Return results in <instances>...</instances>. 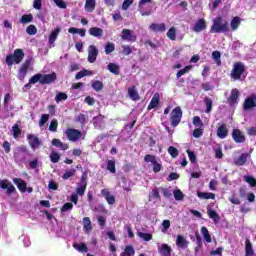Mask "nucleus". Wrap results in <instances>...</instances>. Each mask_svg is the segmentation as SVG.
<instances>
[{"mask_svg": "<svg viewBox=\"0 0 256 256\" xmlns=\"http://www.w3.org/2000/svg\"><path fill=\"white\" fill-rule=\"evenodd\" d=\"M83 227H84V231H91V229H93V227L91 226V218L89 217L83 218Z\"/></svg>", "mask_w": 256, "mask_h": 256, "instance_id": "nucleus-47", "label": "nucleus"}, {"mask_svg": "<svg viewBox=\"0 0 256 256\" xmlns=\"http://www.w3.org/2000/svg\"><path fill=\"white\" fill-rule=\"evenodd\" d=\"M239 95H240L239 89L237 88L232 89L230 97L227 100L229 105H236V103L239 102Z\"/></svg>", "mask_w": 256, "mask_h": 256, "instance_id": "nucleus-13", "label": "nucleus"}, {"mask_svg": "<svg viewBox=\"0 0 256 256\" xmlns=\"http://www.w3.org/2000/svg\"><path fill=\"white\" fill-rule=\"evenodd\" d=\"M67 97V94L59 92L55 97V101L56 103H61V101H67Z\"/></svg>", "mask_w": 256, "mask_h": 256, "instance_id": "nucleus-57", "label": "nucleus"}, {"mask_svg": "<svg viewBox=\"0 0 256 256\" xmlns=\"http://www.w3.org/2000/svg\"><path fill=\"white\" fill-rule=\"evenodd\" d=\"M173 193H174V199L176 201H183V199L185 198V194H183V192L179 189L175 190Z\"/></svg>", "mask_w": 256, "mask_h": 256, "instance_id": "nucleus-56", "label": "nucleus"}, {"mask_svg": "<svg viewBox=\"0 0 256 256\" xmlns=\"http://www.w3.org/2000/svg\"><path fill=\"white\" fill-rule=\"evenodd\" d=\"M101 195L106 199L108 205H115V201H116L115 197L111 195V192L109 191V189L107 188L102 189Z\"/></svg>", "mask_w": 256, "mask_h": 256, "instance_id": "nucleus-14", "label": "nucleus"}, {"mask_svg": "<svg viewBox=\"0 0 256 256\" xmlns=\"http://www.w3.org/2000/svg\"><path fill=\"white\" fill-rule=\"evenodd\" d=\"M27 140L32 149H37V147H39V145H41V140H39V137H37L33 134H29L27 136Z\"/></svg>", "mask_w": 256, "mask_h": 256, "instance_id": "nucleus-16", "label": "nucleus"}, {"mask_svg": "<svg viewBox=\"0 0 256 256\" xmlns=\"http://www.w3.org/2000/svg\"><path fill=\"white\" fill-rule=\"evenodd\" d=\"M158 251L163 256H171V251H173V249L169 244H162Z\"/></svg>", "mask_w": 256, "mask_h": 256, "instance_id": "nucleus-24", "label": "nucleus"}, {"mask_svg": "<svg viewBox=\"0 0 256 256\" xmlns=\"http://www.w3.org/2000/svg\"><path fill=\"white\" fill-rule=\"evenodd\" d=\"M0 188L6 190L7 195H13V193H17V189L13 183L7 179L0 181Z\"/></svg>", "mask_w": 256, "mask_h": 256, "instance_id": "nucleus-6", "label": "nucleus"}, {"mask_svg": "<svg viewBox=\"0 0 256 256\" xmlns=\"http://www.w3.org/2000/svg\"><path fill=\"white\" fill-rule=\"evenodd\" d=\"M204 103L206 105V113H211V111H213V100L209 97H205Z\"/></svg>", "mask_w": 256, "mask_h": 256, "instance_id": "nucleus-44", "label": "nucleus"}, {"mask_svg": "<svg viewBox=\"0 0 256 256\" xmlns=\"http://www.w3.org/2000/svg\"><path fill=\"white\" fill-rule=\"evenodd\" d=\"M57 81V73L50 74H35L31 77L30 83H40V85H51Z\"/></svg>", "mask_w": 256, "mask_h": 256, "instance_id": "nucleus-1", "label": "nucleus"}, {"mask_svg": "<svg viewBox=\"0 0 256 256\" xmlns=\"http://www.w3.org/2000/svg\"><path fill=\"white\" fill-rule=\"evenodd\" d=\"M206 29H207V22L203 18H200L199 20H197V22L193 27V31L195 33H201V31H205Z\"/></svg>", "mask_w": 256, "mask_h": 256, "instance_id": "nucleus-12", "label": "nucleus"}, {"mask_svg": "<svg viewBox=\"0 0 256 256\" xmlns=\"http://www.w3.org/2000/svg\"><path fill=\"white\" fill-rule=\"evenodd\" d=\"M193 125L195 127H203V121H201V118L199 116L193 117Z\"/></svg>", "mask_w": 256, "mask_h": 256, "instance_id": "nucleus-63", "label": "nucleus"}, {"mask_svg": "<svg viewBox=\"0 0 256 256\" xmlns=\"http://www.w3.org/2000/svg\"><path fill=\"white\" fill-rule=\"evenodd\" d=\"M133 53V50H131V47L129 45H123L122 46V54L124 55H131Z\"/></svg>", "mask_w": 256, "mask_h": 256, "instance_id": "nucleus-64", "label": "nucleus"}, {"mask_svg": "<svg viewBox=\"0 0 256 256\" xmlns=\"http://www.w3.org/2000/svg\"><path fill=\"white\" fill-rule=\"evenodd\" d=\"M150 31H153L154 33H165L167 31V26L165 23H152L149 27Z\"/></svg>", "mask_w": 256, "mask_h": 256, "instance_id": "nucleus-15", "label": "nucleus"}, {"mask_svg": "<svg viewBox=\"0 0 256 256\" xmlns=\"http://www.w3.org/2000/svg\"><path fill=\"white\" fill-rule=\"evenodd\" d=\"M212 59H214L216 65L221 67V52L220 51H213L212 52Z\"/></svg>", "mask_w": 256, "mask_h": 256, "instance_id": "nucleus-43", "label": "nucleus"}, {"mask_svg": "<svg viewBox=\"0 0 256 256\" xmlns=\"http://www.w3.org/2000/svg\"><path fill=\"white\" fill-rule=\"evenodd\" d=\"M253 255H255V251L253 250V244H251V240L247 238L245 241V256Z\"/></svg>", "mask_w": 256, "mask_h": 256, "instance_id": "nucleus-25", "label": "nucleus"}, {"mask_svg": "<svg viewBox=\"0 0 256 256\" xmlns=\"http://www.w3.org/2000/svg\"><path fill=\"white\" fill-rule=\"evenodd\" d=\"M245 73V64L243 62H236L230 72V77L234 81H240L241 77Z\"/></svg>", "mask_w": 256, "mask_h": 256, "instance_id": "nucleus-3", "label": "nucleus"}, {"mask_svg": "<svg viewBox=\"0 0 256 256\" xmlns=\"http://www.w3.org/2000/svg\"><path fill=\"white\" fill-rule=\"evenodd\" d=\"M19 22L22 25H27V23L33 22V14H24V15H22Z\"/></svg>", "mask_w": 256, "mask_h": 256, "instance_id": "nucleus-37", "label": "nucleus"}, {"mask_svg": "<svg viewBox=\"0 0 256 256\" xmlns=\"http://www.w3.org/2000/svg\"><path fill=\"white\" fill-rule=\"evenodd\" d=\"M26 33L28 35H37V27L33 24L29 25L27 28H26Z\"/></svg>", "mask_w": 256, "mask_h": 256, "instance_id": "nucleus-59", "label": "nucleus"}, {"mask_svg": "<svg viewBox=\"0 0 256 256\" xmlns=\"http://www.w3.org/2000/svg\"><path fill=\"white\" fill-rule=\"evenodd\" d=\"M12 131H13V137L14 139H17V137H19V135H21V128H19L18 124H15L12 127Z\"/></svg>", "mask_w": 256, "mask_h": 256, "instance_id": "nucleus-61", "label": "nucleus"}, {"mask_svg": "<svg viewBox=\"0 0 256 256\" xmlns=\"http://www.w3.org/2000/svg\"><path fill=\"white\" fill-rule=\"evenodd\" d=\"M50 161L51 163H59L61 161V154L57 151H52L50 153Z\"/></svg>", "mask_w": 256, "mask_h": 256, "instance_id": "nucleus-40", "label": "nucleus"}, {"mask_svg": "<svg viewBox=\"0 0 256 256\" xmlns=\"http://www.w3.org/2000/svg\"><path fill=\"white\" fill-rule=\"evenodd\" d=\"M75 173H77V170H75V168H70L63 173L62 179L67 181V179H71V177L75 176Z\"/></svg>", "mask_w": 256, "mask_h": 256, "instance_id": "nucleus-38", "label": "nucleus"}, {"mask_svg": "<svg viewBox=\"0 0 256 256\" xmlns=\"http://www.w3.org/2000/svg\"><path fill=\"white\" fill-rule=\"evenodd\" d=\"M121 37L123 41H135L137 39V37L134 36L132 31L129 29H123Z\"/></svg>", "mask_w": 256, "mask_h": 256, "instance_id": "nucleus-21", "label": "nucleus"}, {"mask_svg": "<svg viewBox=\"0 0 256 256\" xmlns=\"http://www.w3.org/2000/svg\"><path fill=\"white\" fill-rule=\"evenodd\" d=\"M57 127H59V122L57 121V119L53 118L49 125V131H51L52 133H56Z\"/></svg>", "mask_w": 256, "mask_h": 256, "instance_id": "nucleus-53", "label": "nucleus"}, {"mask_svg": "<svg viewBox=\"0 0 256 256\" xmlns=\"http://www.w3.org/2000/svg\"><path fill=\"white\" fill-rule=\"evenodd\" d=\"M227 135H229L227 125L221 124L217 129V137H219V139H225Z\"/></svg>", "mask_w": 256, "mask_h": 256, "instance_id": "nucleus-19", "label": "nucleus"}, {"mask_svg": "<svg viewBox=\"0 0 256 256\" xmlns=\"http://www.w3.org/2000/svg\"><path fill=\"white\" fill-rule=\"evenodd\" d=\"M65 135L68 141H72V143L79 141V139H81V137L83 136V134L81 133V130H77L75 128L66 129Z\"/></svg>", "mask_w": 256, "mask_h": 256, "instance_id": "nucleus-5", "label": "nucleus"}, {"mask_svg": "<svg viewBox=\"0 0 256 256\" xmlns=\"http://www.w3.org/2000/svg\"><path fill=\"white\" fill-rule=\"evenodd\" d=\"M137 236L143 241H151L153 239V234L151 233L137 232Z\"/></svg>", "mask_w": 256, "mask_h": 256, "instance_id": "nucleus-46", "label": "nucleus"}, {"mask_svg": "<svg viewBox=\"0 0 256 256\" xmlns=\"http://www.w3.org/2000/svg\"><path fill=\"white\" fill-rule=\"evenodd\" d=\"M168 153L172 157V159H177V157H179V150H177L175 146H170L168 148Z\"/></svg>", "mask_w": 256, "mask_h": 256, "instance_id": "nucleus-51", "label": "nucleus"}, {"mask_svg": "<svg viewBox=\"0 0 256 256\" xmlns=\"http://www.w3.org/2000/svg\"><path fill=\"white\" fill-rule=\"evenodd\" d=\"M98 55H99V50L97 49V46L90 45L88 48V62L95 63V61H97Z\"/></svg>", "mask_w": 256, "mask_h": 256, "instance_id": "nucleus-10", "label": "nucleus"}, {"mask_svg": "<svg viewBox=\"0 0 256 256\" xmlns=\"http://www.w3.org/2000/svg\"><path fill=\"white\" fill-rule=\"evenodd\" d=\"M166 36L170 41H175V39H177V29H175V27H171L166 33Z\"/></svg>", "mask_w": 256, "mask_h": 256, "instance_id": "nucleus-39", "label": "nucleus"}, {"mask_svg": "<svg viewBox=\"0 0 256 256\" xmlns=\"http://www.w3.org/2000/svg\"><path fill=\"white\" fill-rule=\"evenodd\" d=\"M103 82L99 81V80H95L93 83H92V89H94V91H103Z\"/></svg>", "mask_w": 256, "mask_h": 256, "instance_id": "nucleus-52", "label": "nucleus"}, {"mask_svg": "<svg viewBox=\"0 0 256 256\" xmlns=\"http://www.w3.org/2000/svg\"><path fill=\"white\" fill-rule=\"evenodd\" d=\"M85 9L89 13H93L95 11V0H86Z\"/></svg>", "mask_w": 256, "mask_h": 256, "instance_id": "nucleus-42", "label": "nucleus"}, {"mask_svg": "<svg viewBox=\"0 0 256 256\" xmlns=\"http://www.w3.org/2000/svg\"><path fill=\"white\" fill-rule=\"evenodd\" d=\"M135 255V248L133 246L128 245L125 247L124 252H122L121 256H133Z\"/></svg>", "mask_w": 256, "mask_h": 256, "instance_id": "nucleus-45", "label": "nucleus"}, {"mask_svg": "<svg viewBox=\"0 0 256 256\" xmlns=\"http://www.w3.org/2000/svg\"><path fill=\"white\" fill-rule=\"evenodd\" d=\"M192 68H193V66L188 65V66H185L183 69L179 70V71L176 73L177 79H180L181 77H183V75L189 73V71H191Z\"/></svg>", "mask_w": 256, "mask_h": 256, "instance_id": "nucleus-41", "label": "nucleus"}, {"mask_svg": "<svg viewBox=\"0 0 256 256\" xmlns=\"http://www.w3.org/2000/svg\"><path fill=\"white\" fill-rule=\"evenodd\" d=\"M159 93H155L148 105V111H151V109H155L159 105Z\"/></svg>", "mask_w": 256, "mask_h": 256, "instance_id": "nucleus-26", "label": "nucleus"}, {"mask_svg": "<svg viewBox=\"0 0 256 256\" xmlns=\"http://www.w3.org/2000/svg\"><path fill=\"white\" fill-rule=\"evenodd\" d=\"M128 95L132 101H139V92H137V88L135 86H132L128 88Z\"/></svg>", "mask_w": 256, "mask_h": 256, "instance_id": "nucleus-27", "label": "nucleus"}, {"mask_svg": "<svg viewBox=\"0 0 256 256\" xmlns=\"http://www.w3.org/2000/svg\"><path fill=\"white\" fill-rule=\"evenodd\" d=\"M104 49L106 55H111L115 51V44L113 42H107Z\"/></svg>", "mask_w": 256, "mask_h": 256, "instance_id": "nucleus-48", "label": "nucleus"}, {"mask_svg": "<svg viewBox=\"0 0 256 256\" xmlns=\"http://www.w3.org/2000/svg\"><path fill=\"white\" fill-rule=\"evenodd\" d=\"M248 157V153H242L238 158L234 160V165H236L237 167H243V165L247 163Z\"/></svg>", "mask_w": 256, "mask_h": 256, "instance_id": "nucleus-20", "label": "nucleus"}, {"mask_svg": "<svg viewBox=\"0 0 256 256\" xmlns=\"http://www.w3.org/2000/svg\"><path fill=\"white\" fill-rule=\"evenodd\" d=\"M52 145L54 147H58L59 149H61L62 151H67V149H69V144L67 143H63L61 142V140L57 139V138H54L52 140Z\"/></svg>", "mask_w": 256, "mask_h": 256, "instance_id": "nucleus-23", "label": "nucleus"}, {"mask_svg": "<svg viewBox=\"0 0 256 256\" xmlns=\"http://www.w3.org/2000/svg\"><path fill=\"white\" fill-rule=\"evenodd\" d=\"M89 35L92 37H103V30L99 27H91L88 31Z\"/></svg>", "mask_w": 256, "mask_h": 256, "instance_id": "nucleus-29", "label": "nucleus"}, {"mask_svg": "<svg viewBox=\"0 0 256 256\" xmlns=\"http://www.w3.org/2000/svg\"><path fill=\"white\" fill-rule=\"evenodd\" d=\"M239 25H241V18L239 16H235L230 22L232 31H237V29H239Z\"/></svg>", "mask_w": 256, "mask_h": 256, "instance_id": "nucleus-32", "label": "nucleus"}, {"mask_svg": "<svg viewBox=\"0 0 256 256\" xmlns=\"http://www.w3.org/2000/svg\"><path fill=\"white\" fill-rule=\"evenodd\" d=\"M49 121V114H43L39 120V127H43Z\"/></svg>", "mask_w": 256, "mask_h": 256, "instance_id": "nucleus-62", "label": "nucleus"}, {"mask_svg": "<svg viewBox=\"0 0 256 256\" xmlns=\"http://www.w3.org/2000/svg\"><path fill=\"white\" fill-rule=\"evenodd\" d=\"M107 69L108 71H110V73H113V75H119L121 73L119 65H117L116 63L108 64Z\"/></svg>", "mask_w": 256, "mask_h": 256, "instance_id": "nucleus-33", "label": "nucleus"}, {"mask_svg": "<svg viewBox=\"0 0 256 256\" xmlns=\"http://www.w3.org/2000/svg\"><path fill=\"white\" fill-rule=\"evenodd\" d=\"M59 33H61V28L59 26H57L50 34L49 36V43L53 44L55 43V41H57V37L59 35Z\"/></svg>", "mask_w": 256, "mask_h": 256, "instance_id": "nucleus-31", "label": "nucleus"}, {"mask_svg": "<svg viewBox=\"0 0 256 256\" xmlns=\"http://www.w3.org/2000/svg\"><path fill=\"white\" fill-rule=\"evenodd\" d=\"M195 237H196V244H197V247L195 248V252L197 253V251H199V249L203 247V238H201V235H199L198 232L195 233Z\"/></svg>", "mask_w": 256, "mask_h": 256, "instance_id": "nucleus-50", "label": "nucleus"}, {"mask_svg": "<svg viewBox=\"0 0 256 256\" xmlns=\"http://www.w3.org/2000/svg\"><path fill=\"white\" fill-rule=\"evenodd\" d=\"M223 21V17L218 16L214 19L213 25L210 28V33H227L229 31V22Z\"/></svg>", "mask_w": 256, "mask_h": 256, "instance_id": "nucleus-2", "label": "nucleus"}, {"mask_svg": "<svg viewBox=\"0 0 256 256\" xmlns=\"http://www.w3.org/2000/svg\"><path fill=\"white\" fill-rule=\"evenodd\" d=\"M181 119H183V110L179 106L175 107L170 113L171 125L177 127L181 123Z\"/></svg>", "mask_w": 256, "mask_h": 256, "instance_id": "nucleus-4", "label": "nucleus"}, {"mask_svg": "<svg viewBox=\"0 0 256 256\" xmlns=\"http://www.w3.org/2000/svg\"><path fill=\"white\" fill-rule=\"evenodd\" d=\"M255 94H251L249 97L245 98L243 102L244 111H251V109H255Z\"/></svg>", "mask_w": 256, "mask_h": 256, "instance_id": "nucleus-8", "label": "nucleus"}, {"mask_svg": "<svg viewBox=\"0 0 256 256\" xmlns=\"http://www.w3.org/2000/svg\"><path fill=\"white\" fill-rule=\"evenodd\" d=\"M176 245L179 249H187V247H189V241L185 239V236L178 235L176 238Z\"/></svg>", "mask_w": 256, "mask_h": 256, "instance_id": "nucleus-17", "label": "nucleus"}, {"mask_svg": "<svg viewBox=\"0 0 256 256\" xmlns=\"http://www.w3.org/2000/svg\"><path fill=\"white\" fill-rule=\"evenodd\" d=\"M90 75H93V71H89L87 69H83L82 71L76 73L75 79H83V77H89Z\"/></svg>", "mask_w": 256, "mask_h": 256, "instance_id": "nucleus-36", "label": "nucleus"}, {"mask_svg": "<svg viewBox=\"0 0 256 256\" xmlns=\"http://www.w3.org/2000/svg\"><path fill=\"white\" fill-rule=\"evenodd\" d=\"M105 116L99 114L92 119V123L95 129H103L105 127Z\"/></svg>", "mask_w": 256, "mask_h": 256, "instance_id": "nucleus-11", "label": "nucleus"}, {"mask_svg": "<svg viewBox=\"0 0 256 256\" xmlns=\"http://www.w3.org/2000/svg\"><path fill=\"white\" fill-rule=\"evenodd\" d=\"M144 161L146 163H152V165L157 161V158L154 155L146 154L144 156Z\"/></svg>", "mask_w": 256, "mask_h": 256, "instance_id": "nucleus-60", "label": "nucleus"}, {"mask_svg": "<svg viewBox=\"0 0 256 256\" xmlns=\"http://www.w3.org/2000/svg\"><path fill=\"white\" fill-rule=\"evenodd\" d=\"M13 183L14 185H17L19 191H21L22 193H25V191H27V182H25V180L21 178H14Z\"/></svg>", "mask_w": 256, "mask_h": 256, "instance_id": "nucleus-18", "label": "nucleus"}, {"mask_svg": "<svg viewBox=\"0 0 256 256\" xmlns=\"http://www.w3.org/2000/svg\"><path fill=\"white\" fill-rule=\"evenodd\" d=\"M232 139L235 141V143H245L247 141V138L245 137V134L240 129L234 128L232 130Z\"/></svg>", "mask_w": 256, "mask_h": 256, "instance_id": "nucleus-7", "label": "nucleus"}, {"mask_svg": "<svg viewBox=\"0 0 256 256\" xmlns=\"http://www.w3.org/2000/svg\"><path fill=\"white\" fill-rule=\"evenodd\" d=\"M160 191L166 199H171V197H173V192L169 188H160Z\"/></svg>", "mask_w": 256, "mask_h": 256, "instance_id": "nucleus-54", "label": "nucleus"}, {"mask_svg": "<svg viewBox=\"0 0 256 256\" xmlns=\"http://www.w3.org/2000/svg\"><path fill=\"white\" fill-rule=\"evenodd\" d=\"M107 170L110 173H117V169L115 168V160H107Z\"/></svg>", "mask_w": 256, "mask_h": 256, "instance_id": "nucleus-49", "label": "nucleus"}, {"mask_svg": "<svg viewBox=\"0 0 256 256\" xmlns=\"http://www.w3.org/2000/svg\"><path fill=\"white\" fill-rule=\"evenodd\" d=\"M244 181L250 184V187H256V179L253 176H244Z\"/></svg>", "mask_w": 256, "mask_h": 256, "instance_id": "nucleus-58", "label": "nucleus"}, {"mask_svg": "<svg viewBox=\"0 0 256 256\" xmlns=\"http://www.w3.org/2000/svg\"><path fill=\"white\" fill-rule=\"evenodd\" d=\"M85 191H87V185H85V184H80L76 188V193H77V195H80V197H83V195H85Z\"/></svg>", "mask_w": 256, "mask_h": 256, "instance_id": "nucleus-55", "label": "nucleus"}, {"mask_svg": "<svg viewBox=\"0 0 256 256\" xmlns=\"http://www.w3.org/2000/svg\"><path fill=\"white\" fill-rule=\"evenodd\" d=\"M29 67H31V59L25 60V62L20 67L18 72V79H20L21 81L25 79V77L27 76V71L29 70Z\"/></svg>", "mask_w": 256, "mask_h": 256, "instance_id": "nucleus-9", "label": "nucleus"}, {"mask_svg": "<svg viewBox=\"0 0 256 256\" xmlns=\"http://www.w3.org/2000/svg\"><path fill=\"white\" fill-rule=\"evenodd\" d=\"M13 57H14V63L16 65H19V63H21V61H23V59L25 57V53L23 52L22 49H16L14 51Z\"/></svg>", "mask_w": 256, "mask_h": 256, "instance_id": "nucleus-22", "label": "nucleus"}, {"mask_svg": "<svg viewBox=\"0 0 256 256\" xmlns=\"http://www.w3.org/2000/svg\"><path fill=\"white\" fill-rule=\"evenodd\" d=\"M72 247H74L76 251H80V253H87L89 251V248H87V244L85 243H81V244L73 243Z\"/></svg>", "mask_w": 256, "mask_h": 256, "instance_id": "nucleus-34", "label": "nucleus"}, {"mask_svg": "<svg viewBox=\"0 0 256 256\" xmlns=\"http://www.w3.org/2000/svg\"><path fill=\"white\" fill-rule=\"evenodd\" d=\"M200 231L204 237V241H206V243H211V234H209V229H207L205 226H202Z\"/></svg>", "mask_w": 256, "mask_h": 256, "instance_id": "nucleus-35", "label": "nucleus"}, {"mask_svg": "<svg viewBox=\"0 0 256 256\" xmlns=\"http://www.w3.org/2000/svg\"><path fill=\"white\" fill-rule=\"evenodd\" d=\"M197 197H199V199H215V193L213 192H201V191H197Z\"/></svg>", "mask_w": 256, "mask_h": 256, "instance_id": "nucleus-30", "label": "nucleus"}, {"mask_svg": "<svg viewBox=\"0 0 256 256\" xmlns=\"http://www.w3.org/2000/svg\"><path fill=\"white\" fill-rule=\"evenodd\" d=\"M207 215L210 219L213 220L214 223H219L221 217L217 214V212L211 208H207Z\"/></svg>", "mask_w": 256, "mask_h": 256, "instance_id": "nucleus-28", "label": "nucleus"}]
</instances>
